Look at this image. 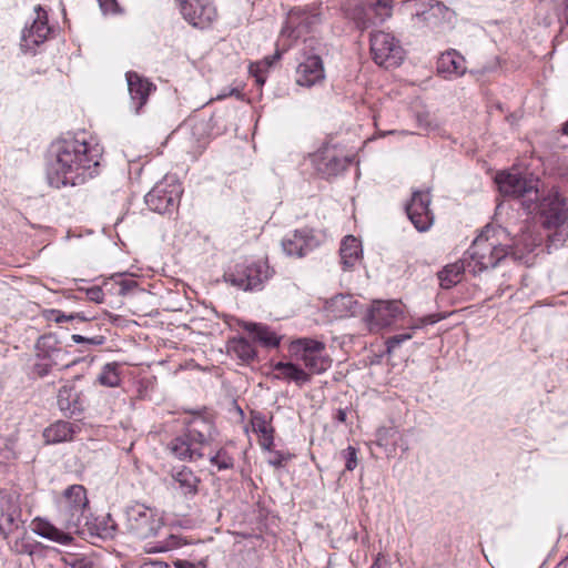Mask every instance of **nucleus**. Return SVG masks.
Returning a JSON list of instances; mask_svg holds the SVG:
<instances>
[{"mask_svg": "<svg viewBox=\"0 0 568 568\" xmlns=\"http://www.w3.org/2000/svg\"><path fill=\"white\" fill-rule=\"evenodd\" d=\"M33 531L49 540L59 542L61 545H68L71 542L72 537L69 534L63 532L62 530L58 529L55 526H53L50 521L42 519V518H36L32 521Z\"/></svg>", "mask_w": 568, "mask_h": 568, "instance_id": "obj_29", "label": "nucleus"}, {"mask_svg": "<svg viewBox=\"0 0 568 568\" xmlns=\"http://www.w3.org/2000/svg\"><path fill=\"white\" fill-rule=\"evenodd\" d=\"M320 22V16L307 9L296 8L290 11L284 31H290V36L295 38L312 30L313 26Z\"/></svg>", "mask_w": 568, "mask_h": 568, "instance_id": "obj_16", "label": "nucleus"}, {"mask_svg": "<svg viewBox=\"0 0 568 568\" xmlns=\"http://www.w3.org/2000/svg\"><path fill=\"white\" fill-rule=\"evenodd\" d=\"M437 71L447 79L460 77L466 71L465 59L456 50H449L439 57Z\"/></svg>", "mask_w": 568, "mask_h": 568, "instance_id": "obj_25", "label": "nucleus"}, {"mask_svg": "<svg viewBox=\"0 0 568 568\" xmlns=\"http://www.w3.org/2000/svg\"><path fill=\"white\" fill-rule=\"evenodd\" d=\"M205 447L189 434L183 433L168 444V450L173 457L182 462L195 463L204 457Z\"/></svg>", "mask_w": 568, "mask_h": 568, "instance_id": "obj_15", "label": "nucleus"}, {"mask_svg": "<svg viewBox=\"0 0 568 568\" xmlns=\"http://www.w3.org/2000/svg\"><path fill=\"white\" fill-rule=\"evenodd\" d=\"M101 385L106 387H115L120 383V376L115 364H106L99 376Z\"/></svg>", "mask_w": 568, "mask_h": 568, "instance_id": "obj_36", "label": "nucleus"}, {"mask_svg": "<svg viewBox=\"0 0 568 568\" xmlns=\"http://www.w3.org/2000/svg\"><path fill=\"white\" fill-rule=\"evenodd\" d=\"M244 329L253 334L254 338L267 347H276L280 344V337L267 326L256 323H245Z\"/></svg>", "mask_w": 568, "mask_h": 568, "instance_id": "obj_34", "label": "nucleus"}, {"mask_svg": "<svg viewBox=\"0 0 568 568\" xmlns=\"http://www.w3.org/2000/svg\"><path fill=\"white\" fill-rule=\"evenodd\" d=\"M444 316L439 315V314H430V315H426V316H423V317H419L417 320H415L412 325L409 326V329L412 331V333H414L416 329H419L426 325H432V324H435L437 322H439L440 320H443Z\"/></svg>", "mask_w": 568, "mask_h": 568, "instance_id": "obj_40", "label": "nucleus"}, {"mask_svg": "<svg viewBox=\"0 0 568 568\" xmlns=\"http://www.w3.org/2000/svg\"><path fill=\"white\" fill-rule=\"evenodd\" d=\"M557 568H568V556L557 565Z\"/></svg>", "mask_w": 568, "mask_h": 568, "instance_id": "obj_58", "label": "nucleus"}, {"mask_svg": "<svg viewBox=\"0 0 568 568\" xmlns=\"http://www.w3.org/2000/svg\"><path fill=\"white\" fill-rule=\"evenodd\" d=\"M252 428L260 434V445L270 450L274 443V429L270 420L261 413H253L251 418Z\"/></svg>", "mask_w": 568, "mask_h": 568, "instance_id": "obj_30", "label": "nucleus"}, {"mask_svg": "<svg viewBox=\"0 0 568 568\" xmlns=\"http://www.w3.org/2000/svg\"><path fill=\"white\" fill-rule=\"evenodd\" d=\"M430 196L428 192L416 191L413 193L409 203L406 205V212L414 224L420 231H427L433 224V213L429 210Z\"/></svg>", "mask_w": 568, "mask_h": 568, "instance_id": "obj_13", "label": "nucleus"}, {"mask_svg": "<svg viewBox=\"0 0 568 568\" xmlns=\"http://www.w3.org/2000/svg\"><path fill=\"white\" fill-rule=\"evenodd\" d=\"M326 308L334 317L343 318L356 315L359 303L349 294H339L327 302Z\"/></svg>", "mask_w": 568, "mask_h": 568, "instance_id": "obj_27", "label": "nucleus"}, {"mask_svg": "<svg viewBox=\"0 0 568 568\" xmlns=\"http://www.w3.org/2000/svg\"><path fill=\"white\" fill-rule=\"evenodd\" d=\"M336 418L338 422L344 423L346 420V412L344 409H338Z\"/></svg>", "mask_w": 568, "mask_h": 568, "instance_id": "obj_56", "label": "nucleus"}, {"mask_svg": "<svg viewBox=\"0 0 568 568\" xmlns=\"http://www.w3.org/2000/svg\"><path fill=\"white\" fill-rule=\"evenodd\" d=\"M19 497L13 494H0V532L8 537L22 524Z\"/></svg>", "mask_w": 568, "mask_h": 568, "instance_id": "obj_14", "label": "nucleus"}, {"mask_svg": "<svg viewBox=\"0 0 568 568\" xmlns=\"http://www.w3.org/2000/svg\"><path fill=\"white\" fill-rule=\"evenodd\" d=\"M51 29L48 26L47 12L41 7L37 8V18L30 28L26 29L22 33V40L26 47L31 44L38 45L44 42Z\"/></svg>", "mask_w": 568, "mask_h": 568, "instance_id": "obj_20", "label": "nucleus"}, {"mask_svg": "<svg viewBox=\"0 0 568 568\" xmlns=\"http://www.w3.org/2000/svg\"><path fill=\"white\" fill-rule=\"evenodd\" d=\"M537 206L544 217L542 225L545 229L552 230V227H561L568 224L566 202L558 191L551 190L540 201L538 200L531 210H535Z\"/></svg>", "mask_w": 568, "mask_h": 568, "instance_id": "obj_9", "label": "nucleus"}, {"mask_svg": "<svg viewBox=\"0 0 568 568\" xmlns=\"http://www.w3.org/2000/svg\"><path fill=\"white\" fill-rule=\"evenodd\" d=\"M68 318L79 320V321H82V322L88 321V318L85 316H83L82 314H80V313L71 314V315H69Z\"/></svg>", "mask_w": 568, "mask_h": 568, "instance_id": "obj_57", "label": "nucleus"}, {"mask_svg": "<svg viewBox=\"0 0 568 568\" xmlns=\"http://www.w3.org/2000/svg\"><path fill=\"white\" fill-rule=\"evenodd\" d=\"M74 396L73 389L68 386H63L59 389L58 393V405L61 410L63 412H70L73 414L74 408L72 407V402L74 399L72 398Z\"/></svg>", "mask_w": 568, "mask_h": 568, "instance_id": "obj_38", "label": "nucleus"}, {"mask_svg": "<svg viewBox=\"0 0 568 568\" xmlns=\"http://www.w3.org/2000/svg\"><path fill=\"white\" fill-rule=\"evenodd\" d=\"M284 460H286V458L281 453L276 452L268 463L274 467H281Z\"/></svg>", "mask_w": 568, "mask_h": 568, "instance_id": "obj_49", "label": "nucleus"}, {"mask_svg": "<svg viewBox=\"0 0 568 568\" xmlns=\"http://www.w3.org/2000/svg\"><path fill=\"white\" fill-rule=\"evenodd\" d=\"M75 362H71V363H63L61 364L63 367H69L70 365L74 364ZM59 364H53L52 361H43V359H38V362L34 364L33 366V373L36 375H38L39 377H43L45 376L53 366H58Z\"/></svg>", "mask_w": 568, "mask_h": 568, "instance_id": "obj_39", "label": "nucleus"}, {"mask_svg": "<svg viewBox=\"0 0 568 568\" xmlns=\"http://www.w3.org/2000/svg\"><path fill=\"white\" fill-rule=\"evenodd\" d=\"M274 377L286 382H293L297 386L311 382V374L292 362H277L274 364Z\"/></svg>", "mask_w": 568, "mask_h": 568, "instance_id": "obj_26", "label": "nucleus"}, {"mask_svg": "<svg viewBox=\"0 0 568 568\" xmlns=\"http://www.w3.org/2000/svg\"><path fill=\"white\" fill-rule=\"evenodd\" d=\"M410 338H413V333H404L389 337L386 341L387 351H395L402 343L409 341Z\"/></svg>", "mask_w": 568, "mask_h": 568, "instance_id": "obj_43", "label": "nucleus"}, {"mask_svg": "<svg viewBox=\"0 0 568 568\" xmlns=\"http://www.w3.org/2000/svg\"><path fill=\"white\" fill-rule=\"evenodd\" d=\"M466 270L464 261L446 265L438 272L439 284L443 288L448 290L462 281L463 274Z\"/></svg>", "mask_w": 568, "mask_h": 568, "instance_id": "obj_32", "label": "nucleus"}, {"mask_svg": "<svg viewBox=\"0 0 568 568\" xmlns=\"http://www.w3.org/2000/svg\"><path fill=\"white\" fill-rule=\"evenodd\" d=\"M229 354L237 357L242 362L253 361L256 356L255 348L244 337H234L227 343Z\"/></svg>", "mask_w": 568, "mask_h": 568, "instance_id": "obj_33", "label": "nucleus"}, {"mask_svg": "<svg viewBox=\"0 0 568 568\" xmlns=\"http://www.w3.org/2000/svg\"><path fill=\"white\" fill-rule=\"evenodd\" d=\"M342 455L345 459V468L346 470H354L357 466V452L354 447L348 446L346 449L342 452Z\"/></svg>", "mask_w": 568, "mask_h": 568, "instance_id": "obj_42", "label": "nucleus"}, {"mask_svg": "<svg viewBox=\"0 0 568 568\" xmlns=\"http://www.w3.org/2000/svg\"><path fill=\"white\" fill-rule=\"evenodd\" d=\"M233 94H236L237 97H240V91L236 90V89H232L229 93H222V94H219L216 97L217 100H222L224 98H226L227 95H233Z\"/></svg>", "mask_w": 568, "mask_h": 568, "instance_id": "obj_54", "label": "nucleus"}, {"mask_svg": "<svg viewBox=\"0 0 568 568\" xmlns=\"http://www.w3.org/2000/svg\"><path fill=\"white\" fill-rule=\"evenodd\" d=\"M369 43L372 58L376 64L389 69L403 62L405 51L392 33L382 30L373 31Z\"/></svg>", "mask_w": 568, "mask_h": 568, "instance_id": "obj_5", "label": "nucleus"}, {"mask_svg": "<svg viewBox=\"0 0 568 568\" xmlns=\"http://www.w3.org/2000/svg\"><path fill=\"white\" fill-rule=\"evenodd\" d=\"M89 504L87 490L82 485H71L57 500L58 513L65 528L79 525Z\"/></svg>", "mask_w": 568, "mask_h": 568, "instance_id": "obj_6", "label": "nucleus"}, {"mask_svg": "<svg viewBox=\"0 0 568 568\" xmlns=\"http://www.w3.org/2000/svg\"><path fill=\"white\" fill-rule=\"evenodd\" d=\"M282 245L287 255L302 257L314 247L315 243L313 237L295 232L291 237L285 239Z\"/></svg>", "mask_w": 568, "mask_h": 568, "instance_id": "obj_28", "label": "nucleus"}, {"mask_svg": "<svg viewBox=\"0 0 568 568\" xmlns=\"http://www.w3.org/2000/svg\"><path fill=\"white\" fill-rule=\"evenodd\" d=\"M292 355L303 362L310 374H321L332 365V359L326 353V345L313 338H298L290 346Z\"/></svg>", "mask_w": 568, "mask_h": 568, "instance_id": "obj_4", "label": "nucleus"}, {"mask_svg": "<svg viewBox=\"0 0 568 568\" xmlns=\"http://www.w3.org/2000/svg\"><path fill=\"white\" fill-rule=\"evenodd\" d=\"M125 527L138 538L145 539L158 532L160 521L151 509L143 505H134L125 511Z\"/></svg>", "mask_w": 568, "mask_h": 568, "instance_id": "obj_8", "label": "nucleus"}, {"mask_svg": "<svg viewBox=\"0 0 568 568\" xmlns=\"http://www.w3.org/2000/svg\"><path fill=\"white\" fill-rule=\"evenodd\" d=\"M105 13H118L120 11L116 0H98Z\"/></svg>", "mask_w": 568, "mask_h": 568, "instance_id": "obj_45", "label": "nucleus"}, {"mask_svg": "<svg viewBox=\"0 0 568 568\" xmlns=\"http://www.w3.org/2000/svg\"><path fill=\"white\" fill-rule=\"evenodd\" d=\"M555 231L552 233H549L548 234V246H558L560 244H562L567 236H568V232H567V225L565 226H561V227H552Z\"/></svg>", "mask_w": 568, "mask_h": 568, "instance_id": "obj_41", "label": "nucleus"}, {"mask_svg": "<svg viewBox=\"0 0 568 568\" xmlns=\"http://www.w3.org/2000/svg\"><path fill=\"white\" fill-rule=\"evenodd\" d=\"M267 71L261 62H255L250 65V73L253 74L256 78V81L258 83L264 82V78L262 77V73Z\"/></svg>", "mask_w": 568, "mask_h": 568, "instance_id": "obj_46", "label": "nucleus"}, {"mask_svg": "<svg viewBox=\"0 0 568 568\" xmlns=\"http://www.w3.org/2000/svg\"><path fill=\"white\" fill-rule=\"evenodd\" d=\"M495 181L499 192L504 196L521 199L523 205L528 211H531L539 200L537 180L531 176H526L517 172L503 171L496 175Z\"/></svg>", "mask_w": 568, "mask_h": 568, "instance_id": "obj_3", "label": "nucleus"}, {"mask_svg": "<svg viewBox=\"0 0 568 568\" xmlns=\"http://www.w3.org/2000/svg\"><path fill=\"white\" fill-rule=\"evenodd\" d=\"M540 242V237H532L528 233H523L520 239L515 241L509 239L505 229H488L473 242L467 267L473 273L494 268L506 256L519 258L521 253L531 252Z\"/></svg>", "mask_w": 568, "mask_h": 568, "instance_id": "obj_1", "label": "nucleus"}, {"mask_svg": "<svg viewBox=\"0 0 568 568\" xmlns=\"http://www.w3.org/2000/svg\"><path fill=\"white\" fill-rule=\"evenodd\" d=\"M404 317V307L399 301H375L365 320L369 329H378L394 324Z\"/></svg>", "mask_w": 568, "mask_h": 568, "instance_id": "obj_10", "label": "nucleus"}, {"mask_svg": "<svg viewBox=\"0 0 568 568\" xmlns=\"http://www.w3.org/2000/svg\"><path fill=\"white\" fill-rule=\"evenodd\" d=\"M210 462L217 470L231 469L234 466L233 457L224 448H220L211 456Z\"/></svg>", "mask_w": 568, "mask_h": 568, "instance_id": "obj_37", "label": "nucleus"}, {"mask_svg": "<svg viewBox=\"0 0 568 568\" xmlns=\"http://www.w3.org/2000/svg\"><path fill=\"white\" fill-rule=\"evenodd\" d=\"M325 78L322 59L312 55L301 62L296 69V83L302 87H313Z\"/></svg>", "mask_w": 568, "mask_h": 568, "instance_id": "obj_17", "label": "nucleus"}, {"mask_svg": "<svg viewBox=\"0 0 568 568\" xmlns=\"http://www.w3.org/2000/svg\"><path fill=\"white\" fill-rule=\"evenodd\" d=\"M55 162L53 169L58 175L57 186L77 185L92 178L100 164L102 150L85 141L69 139L54 145Z\"/></svg>", "mask_w": 568, "mask_h": 568, "instance_id": "obj_2", "label": "nucleus"}, {"mask_svg": "<svg viewBox=\"0 0 568 568\" xmlns=\"http://www.w3.org/2000/svg\"><path fill=\"white\" fill-rule=\"evenodd\" d=\"M174 565L175 568H200L197 565L187 560H176Z\"/></svg>", "mask_w": 568, "mask_h": 568, "instance_id": "obj_50", "label": "nucleus"}, {"mask_svg": "<svg viewBox=\"0 0 568 568\" xmlns=\"http://www.w3.org/2000/svg\"><path fill=\"white\" fill-rule=\"evenodd\" d=\"M278 58H280V54H278V53H276V54H275V55H273V57H266L265 59H263V60H262V61H260V62L262 63V65H263L266 70H268V69L272 67V64H273L274 60H276V59H278Z\"/></svg>", "mask_w": 568, "mask_h": 568, "instance_id": "obj_51", "label": "nucleus"}, {"mask_svg": "<svg viewBox=\"0 0 568 568\" xmlns=\"http://www.w3.org/2000/svg\"><path fill=\"white\" fill-rule=\"evenodd\" d=\"M180 194L179 184L162 181L145 195V203L154 212L166 213L176 206Z\"/></svg>", "mask_w": 568, "mask_h": 568, "instance_id": "obj_11", "label": "nucleus"}, {"mask_svg": "<svg viewBox=\"0 0 568 568\" xmlns=\"http://www.w3.org/2000/svg\"><path fill=\"white\" fill-rule=\"evenodd\" d=\"M272 275L270 266L265 262L250 265L237 264L233 271L224 275L225 281L243 291H253L262 286Z\"/></svg>", "mask_w": 568, "mask_h": 568, "instance_id": "obj_7", "label": "nucleus"}, {"mask_svg": "<svg viewBox=\"0 0 568 568\" xmlns=\"http://www.w3.org/2000/svg\"><path fill=\"white\" fill-rule=\"evenodd\" d=\"M392 12L393 0H376L364 10L363 17L357 19V24L363 29L381 24L392 16Z\"/></svg>", "mask_w": 568, "mask_h": 568, "instance_id": "obj_18", "label": "nucleus"}, {"mask_svg": "<svg viewBox=\"0 0 568 568\" xmlns=\"http://www.w3.org/2000/svg\"><path fill=\"white\" fill-rule=\"evenodd\" d=\"M52 314H54V321L57 323H62V322H65V321H71L72 318H68L69 315H65L63 314L62 312L60 311H52Z\"/></svg>", "mask_w": 568, "mask_h": 568, "instance_id": "obj_52", "label": "nucleus"}, {"mask_svg": "<svg viewBox=\"0 0 568 568\" xmlns=\"http://www.w3.org/2000/svg\"><path fill=\"white\" fill-rule=\"evenodd\" d=\"M118 284L120 286V288H119L120 295L128 294V292H130L134 286H136V282L132 281V280H121L120 282H118Z\"/></svg>", "mask_w": 568, "mask_h": 568, "instance_id": "obj_47", "label": "nucleus"}, {"mask_svg": "<svg viewBox=\"0 0 568 568\" xmlns=\"http://www.w3.org/2000/svg\"><path fill=\"white\" fill-rule=\"evenodd\" d=\"M140 568H170V566L164 561L159 560H149L144 561Z\"/></svg>", "mask_w": 568, "mask_h": 568, "instance_id": "obj_48", "label": "nucleus"}, {"mask_svg": "<svg viewBox=\"0 0 568 568\" xmlns=\"http://www.w3.org/2000/svg\"><path fill=\"white\" fill-rule=\"evenodd\" d=\"M562 17L568 24V0H564Z\"/></svg>", "mask_w": 568, "mask_h": 568, "instance_id": "obj_55", "label": "nucleus"}, {"mask_svg": "<svg viewBox=\"0 0 568 568\" xmlns=\"http://www.w3.org/2000/svg\"><path fill=\"white\" fill-rule=\"evenodd\" d=\"M67 351L58 346V341L53 335H43L36 343V356L38 359L52 361L53 364H63Z\"/></svg>", "mask_w": 568, "mask_h": 568, "instance_id": "obj_22", "label": "nucleus"}, {"mask_svg": "<svg viewBox=\"0 0 568 568\" xmlns=\"http://www.w3.org/2000/svg\"><path fill=\"white\" fill-rule=\"evenodd\" d=\"M362 253L359 241L348 235L346 236L341 245L339 254L341 261L345 270H351L355 266L357 261L359 260Z\"/></svg>", "mask_w": 568, "mask_h": 568, "instance_id": "obj_31", "label": "nucleus"}, {"mask_svg": "<svg viewBox=\"0 0 568 568\" xmlns=\"http://www.w3.org/2000/svg\"><path fill=\"white\" fill-rule=\"evenodd\" d=\"M126 81L131 100L134 104L135 111L139 112L146 103L151 91L155 90V87L146 79L140 77L136 72H128Z\"/></svg>", "mask_w": 568, "mask_h": 568, "instance_id": "obj_19", "label": "nucleus"}, {"mask_svg": "<svg viewBox=\"0 0 568 568\" xmlns=\"http://www.w3.org/2000/svg\"><path fill=\"white\" fill-rule=\"evenodd\" d=\"M79 427L65 420H58L44 428L42 436L47 445H54L73 439Z\"/></svg>", "mask_w": 568, "mask_h": 568, "instance_id": "obj_24", "label": "nucleus"}, {"mask_svg": "<svg viewBox=\"0 0 568 568\" xmlns=\"http://www.w3.org/2000/svg\"><path fill=\"white\" fill-rule=\"evenodd\" d=\"M171 477L183 496L193 497L199 493L201 479L191 468L186 466L173 468L171 470Z\"/></svg>", "mask_w": 568, "mask_h": 568, "instance_id": "obj_21", "label": "nucleus"}, {"mask_svg": "<svg viewBox=\"0 0 568 568\" xmlns=\"http://www.w3.org/2000/svg\"><path fill=\"white\" fill-rule=\"evenodd\" d=\"M181 12L186 21L201 29L210 27L217 17L211 0H180Z\"/></svg>", "mask_w": 568, "mask_h": 568, "instance_id": "obj_12", "label": "nucleus"}, {"mask_svg": "<svg viewBox=\"0 0 568 568\" xmlns=\"http://www.w3.org/2000/svg\"><path fill=\"white\" fill-rule=\"evenodd\" d=\"M562 133H564L565 135H568V121H567V122H565V123H564V125H562Z\"/></svg>", "mask_w": 568, "mask_h": 568, "instance_id": "obj_59", "label": "nucleus"}, {"mask_svg": "<svg viewBox=\"0 0 568 568\" xmlns=\"http://www.w3.org/2000/svg\"><path fill=\"white\" fill-rule=\"evenodd\" d=\"M372 568H379L377 564L373 565Z\"/></svg>", "mask_w": 568, "mask_h": 568, "instance_id": "obj_60", "label": "nucleus"}, {"mask_svg": "<svg viewBox=\"0 0 568 568\" xmlns=\"http://www.w3.org/2000/svg\"><path fill=\"white\" fill-rule=\"evenodd\" d=\"M88 300L95 302V303H102L104 298V294L101 287L93 286L85 291Z\"/></svg>", "mask_w": 568, "mask_h": 568, "instance_id": "obj_44", "label": "nucleus"}, {"mask_svg": "<svg viewBox=\"0 0 568 568\" xmlns=\"http://www.w3.org/2000/svg\"><path fill=\"white\" fill-rule=\"evenodd\" d=\"M71 338L74 343H83V342L95 343L94 339H90V338H87V337H84L82 335H78V334H73L71 336Z\"/></svg>", "mask_w": 568, "mask_h": 568, "instance_id": "obj_53", "label": "nucleus"}, {"mask_svg": "<svg viewBox=\"0 0 568 568\" xmlns=\"http://www.w3.org/2000/svg\"><path fill=\"white\" fill-rule=\"evenodd\" d=\"M348 163L349 162L346 158L326 155L318 164V171L327 176L336 175L344 171Z\"/></svg>", "mask_w": 568, "mask_h": 568, "instance_id": "obj_35", "label": "nucleus"}, {"mask_svg": "<svg viewBox=\"0 0 568 568\" xmlns=\"http://www.w3.org/2000/svg\"><path fill=\"white\" fill-rule=\"evenodd\" d=\"M185 433L206 447L214 438V425L210 419L196 414L186 423Z\"/></svg>", "mask_w": 568, "mask_h": 568, "instance_id": "obj_23", "label": "nucleus"}]
</instances>
